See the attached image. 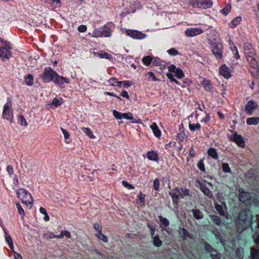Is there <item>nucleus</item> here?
<instances>
[{
  "instance_id": "f257e3e1",
  "label": "nucleus",
  "mask_w": 259,
  "mask_h": 259,
  "mask_svg": "<svg viewBox=\"0 0 259 259\" xmlns=\"http://www.w3.org/2000/svg\"><path fill=\"white\" fill-rule=\"evenodd\" d=\"M251 223V212L249 209L242 210L237 221V229L239 233L245 230Z\"/></svg>"
},
{
  "instance_id": "f03ea898",
  "label": "nucleus",
  "mask_w": 259,
  "mask_h": 259,
  "mask_svg": "<svg viewBox=\"0 0 259 259\" xmlns=\"http://www.w3.org/2000/svg\"><path fill=\"white\" fill-rule=\"evenodd\" d=\"M239 200L246 205H258V201L256 199H255L254 196L253 195H251L249 193L245 192L243 189L241 188H239Z\"/></svg>"
},
{
  "instance_id": "7ed1b4c3",
  "label": "nucleus",
  "mask_w": 259,
  "mask_h": 259,
  "mask_svg": "<svg viewBox=\"0 0 259 259\" xmlns=\"http://www.w3.org/2000/svg\"><path fill=\"white\" fill-rule=\"evenodd\" d=\"M16 193L18 198L20 199L23 203L28 206L30 205L29 207H31L33 203V198L30 193L23 189L18 190L17 191Z\"/></svg>"
},
{
  "instance_id": "20e7f679",
  "label": "nucleus",
  "mask_w": 259,
  "mask_h": 259,
  "mask_svg": "<svg viewBox=\"0 0 259 259\" xmlns=\"http://www.w3.org/2000/svg\"><path fill=\"white\" fill-rule=\"evenodd\" d=\"M189 190L188 189L183 190V189H175L171 192L169 194L171 196L173 199V202L174 204H177V199L180 198H183L186 195H189Z\"/></svg>"
},
{
  "instance_id": "39448f33",
  "label": "nucleus",
  "mask_w": 259,
  "mask_h": 259,
  "mask_svg": "<svg viewBox=\"0 0 259 259\" xmlns=\"http://www.w3.org/2000/svg\"><path fill=\"white\" fill-rule=\"evenodd\" d=\"M3 118L9 120L11 122H12L13 112L11 102L7 103L5 105L3 112Z\"/></svg>"
},
{
  "instance_id": "423d86ee",
  "label": "nucleus",
  "mask_w": 259,
  "mask_h": 259,
  "mask_svg": "<svg viewBox=\"0 0 259 259\" xmlns=\"http://www.w3.org/2000/svg\"><path fill=\"white\" fill-rule=\"evenodd\" d=\"M56 72L51 68H46L44 70L42 79L45 82H50L53 80Z\"/></svg>"
},
{
  "instance_id": "0eeeda50",
  "label": "nucleus",
  "mask_w": 259,
  "mask_h": 259,
  "mask_svg": "<svg viewBox=\"0 0 259 259\" xmlns=\"http://www.w3.org/2000/svg\"><path fill=\"white\" fill-rule=\"evenodd\" d=\"M192 5L195 7L207 9L212 6V2L211 0H195Z\"/></svg>"
},
{
  "instance_id": "6e6552de",
  "label": "nucleus",
  "mask_w": 259,
  "mask_h": 259,
  "mask_svg": "<svg viewBox=\"0 0 259 259\" xmlns=\"http://www.w3.org/2000/svg\"><path fill=\"white\" fill-rule=\"evenodd\" d=\"M211 46L212 52L216 58L221 59L222 57V45L220 44L210 42Z\"/></svg>"
},
{
  "instance_id": "1a4fd4ad",
  "label": "nucleus",
  "mask_w": 259,
  "mask_h": 259,
  "mask_svg": "<svg viewBox=\"0 0 259 259\" xmlns=\"http://www.w3.org/2000/svg\"><path fill=\"white\" fill-rule=\"evenodd\" d=\"M244 53L247 59L252 57H256L255 52L252 47V45L249 43H245L243 47Z\"/></svg>"
},
{
  "instance_id": "9d476101",
  "label": "nucleus",
  "mask_w": 259,
  "mask_h": 259,
  "mask_svg": "<svg viewBox=\"0 0 259 259\" xmlns=\"http://www.w3.org/2000/svg\"><path fill=\"white\" fill-rule=\"evenodd\" d=\"M229 140L231 141L235 142L237 145L240 147H245L244 141L241 136L237 134H234L229 137Z\"/></svg>"
},
{
  "instance_id": "9b49d317",
  "label": "nucleus",
  "mask_w": 259,
  "mask_h": 259,
  "mask_svg": "<svg viewBox=\"0 0 259 259\" xmlns=\"http://www.w3.org/2000/svg\"><path fill=\"white\" fill-rule=\"evenodd\" d=\"M258 106L256 102L253 101H248L245 106V110L249 115L253 113V111L257 109Z\"/></svg>"
},
{
  "instance_id": "f8f14e48",
  "label": "nucleus",
  "mask_w": 259,
  "mask_h": 259,
  "mask_svg": "<svg viewBox=\"0 0 259 259\" xmlns=\"http://www.w3.org/2000/svg\"><path fill=\"white\" fill-rule=\"evenodd\" d=\"M255 57H252L249 58V59H247L250 66L254 69V71H251L252 74H253L254 76L257 75L258 72V65L256 61Z\"/></svg>"
},
{
  "instance_id": "ddd939ff",
  "label": "nucleus",
  "mask_w": 259,
  "mask_h": 259,
  "mask_svg": "<svg viewBox=\"0 0 259 259\" xmlns=\"http://www.w3.org/2000/svg\"><path fill=\"white\" fill-rule=\"evenodd\" d=\"M126 33L128 35L136 39H142L146 37L145 34L137 30H128L126 31Z\"/></svg>"
},
{
  "instance_id": "4468645a",
  "label": "nucleus",
  "mask_w": 259,
  "mask_h": 259,
  "mask_svg": "<svg viewBox=\"0 0 259 259\" xmlns=\"http://www.w3.org/2000/svg\"><path fill=\"white\" fill-rule=\"evenodd\" d=\"M202 32L203 30L201 28H191L187 29L185 31V34L188 37H193L197 35L200 34Z\"/></svg>"
},
{
  "instance_id": "2eb2a0df",
  "label": "nucleus",
  "mask_w": 259,
  "mask_h": 259,
  "mask_svg": "<svg viewBox=\"0 0 259 259\" xmlns=\"http://www.w3.org/2000/svg\"><path fill=\"white\" fill-rule=\"evenodd\" d=\"M249 257L250 259H259V246L253 245L250 248Z\"/></svg>"
},
{
  "instance_id": "dca6fc26",
  "label": "nucleus",
  "mask_w": 259,
  "mask_h": 259,
  "mask_svg": "<svg viewBox=\"0 0 259 259\" xmlns=\"http://www.w3.org/2000/svg\"><path fill=\"white\" fill-rule=\"evenodd\" d=\"M11 56V53L9 49L6 47H0V57L5 60V59H9Z\"/></svg>"
},
{
  "instance_id": "f3484780",
  "label": "nucleus",
  "mask_w": 259,
  "mask_h": 259,
  "mask_svg": "<svg viewBox=\"0 0 259 259\" xmlns=\"http://www.w3.org/2000/svg\"><path fill=\"white\" fill-rule=\"evenodd\" d=\"M220 74L226 78L231 77V72L229 68L226 65H222L220 68Z\"/></svg>"
},
{
  "instance_id": "a211bd4d",
  "label": "nucleus",
  "mask_w": 259,
  "mask_h": 259,
  "mask_svg": "<svg viewBox=\"0 0 259 259\" xmlns=\"http://www.w3.org/2000/svg\"><path fill=\"white\" fill-rule=\"evenodd\" d=\"M53 80L55 83L58 84L60 85L63 84L64 82H66L67 83L69 82L67 79L63 76L59 75L57 73L55 75Z\"/></svg>"
},
{
  "instance_id": "6ab92c4d",
  "label": "nucleus",
  "mask_w": 259,
  "mask_h": 259,
  "mask_svg": "<svg viewBox=\"0 0 259 259\" xmlns=\"http://www.w3.org/2000/svg\"><path fill=\"white\" fill-rule=\"evenodd\" d=\"M197 183L200 185V189L203 192V193L205 195L207 196L209 198H211L212 197V194L207 188V187L205 185L201 184V182L199 181H197Z\"/></svg>"
},
{
  "instance_id": "aec40b11",
  "label": "nucleus",
  "mask_w": 259,
  "mask_h": 259,
  "mask_svg": "<svg viewBox=\"0 0 259 259\" xmlns=\"http://www.w3.org/2000/svg\"><path fill=\"white\" fill-rule=\"evenodd\" d=\"M122 118L132 120V123H141L142 122V121L140 119H138L137 120H135L133 117L132 113L131 112L123 113Z\"/></svg>"
},
{
  "instance_id": "412c9836",
  "label": "nucleus",
  "mask_w": 259,
  "mask_h": 259,
  "mask_svg": "<svg viewBox=\"0 0 259 259\" xmlns=\"http://www.w3.org/2000/svg\"><path fill=\"white\" fill-rule=\"evenodd\" d=\"M137 197L138 201L137 202V203L140 205V207L144 206L145 205V195L143 194L142 192H140Z\"/></svg>"
},
{
  "instance_id": "4be33fe9",
  "label": "nucleus",
  "mask_w": 259,
  "mask_h": 259,
  "mask_svg": "<svg viewBox=\"0 0 259 259\" xmlns=\"http://www.w3.org/2000/svg\"><path fill=\"white\" fill-rule=\"evenodd\" d=\"M201 84L206 91H211L212 90V87L209 80L203 79V80L201 81Z\"/></svg>"
},
{
  "instance_id": "5701e85b",
  "label": "nucleus",
  "mask_w": 259,
  "mask_h": 259,
  "mask_svg": "<svg viewBox=\"0 0 259 259\" xmlns=\"http://www.w3.org/2000/svg\"><path fill=\"white\" fill-rule=\"evenodd\" d=\"M150 127L153 131V133L154 134V135L159 138L161 136V132L160 130H159V128L157 125V124L155 122L153 123L151 125Z\"/></svg>"
},
{
  "instance_id": "b1692460",
  "label": "nucleus",
  "mask_w": 259,
  "mask_h": 259,
  "mask_svg": "<svg viewBox=\"0 0 259 259\" xmlns=\"http://www.w3.org/2000/svg\"><path fill=\"white\" fill-rule=\"evenodd\" d=\"M3 228H4V227ZM3 229L6 236V240L9 244V247L11 248V249H13L14 246L12 239L11 237L8 234V232L6 231V229L5 228Z\"/></svg>"
},
{
  "instance_id": "393cba45",
  "label": "nucleus",
  "mask_w": 259,
  "mask_h": 259,
  "mask_svg": "<svg viewBox=\"0 0 259 259\" xmlns=\"http://www.w3.org/2000/svg\"><path fill=\"white\" fill-rule=\"evenodd\" d=\"M246 123L249 125H256L259 123V117H252L248 118L246 120Z\"/></svg>"
},
{
  "instance_id": "a878e982",
  "label": "nucleus",
  "mask_w": 259,
  "mask_h": 259,
  "mask_svg": "<svg viewBox=\"0 0 259 259\" xmlns=\"http://www.w3.org/2000/svg\"><path fill=\"white\" fill-rule=\"evenodd\" d=\"M153 238V244L156 247H160L162 245V241L158 235L152 237Z\"/></svg>"
},
{
  "instance_id": "bb28decb",
  "label": "nucleus",
  "mask_w": 259,
  "mask_h": 259,
  "mask_svg": "<svg viewBox=\"0 0 259 259\" xmlns=\"http://www.w3.org/2000/svg\"><path fill=\"white\" fill-rule=\"evenodd\" d=\"M193 216L197 220L201 219L203 218V215L202 212L199 209H193L192 210Z\"/></svg>"
},
{
  "instance_id": "cd10ccee",
  "label": "nucleus",
  "mask_w": 259,
  "mask_h": 259,
  "mask_svg": "<svg viewBox=\"0 0 259 259\" xmlns=\"http://www.w3.org/2000/svg\"><path fill=\"white\" fill-rule=\"evenodd\" d=\"M207 153L209 156H211L213 159H217L218 158V155L214 148H209L208 150Z\"/></svg>"
},
{
  "instance_id": "c85d7f7f",
  "label": "nucleus",
  "mask_w": 259,
  "mask_h": 259,
  "mask_svg": "<svg viewBox=\"0 0 259 259\" xmlns=\"http://www.w3.org/2000/svg\"><path fill=\"white\" fill-rule=\"evenodd\" d=\"M95 236L100 240L103 241L104 242H107L108 240L106 236L104 235L102 232H97L95 234Z\"/></svg>"
},
{
  "instance_id": "c756f323",
  "label": "nucleus",
  "mask_w": 259,
  "mask_h": 259,
  "mask_svg": "<svg viewBox=\"0 0 259 259\" xmlns=\"http://www.w3.org/2000/svg\"><path fill=\"white\" fill-rule=\"evenodd\" d=\"M159 218L161 223L160 226L162 228L164 229L169 225V221L167 219L165 218H163L162 216H159Z\"/></svg>"
},
{
  "instance_id": "7c9ffc66",
  "label": "nucleus",
  "mask_w": 259,
  "mask_h": 259,
  "mask_svg": "<svg viewBox=\"0 0 259 259\" xmlns=\"http://www.w3.org/2000/svg\"><path fill=\"white\" fill-rule=\"evenodd\" d=\"M82 130L83 131V132L86 134V135L89 137L90 138L94 139L95 138L94 134H93L92 130L90 128L82 127Z\"/></svg>"
},
{
  "instance_id": "2f4dec72",
  "label": "nucleus",
  "mask_w": 259,
  "mask_h": 259,
  "mask_svg": "<svg viewBox=\"0 0 259 259\" xmlns=\"http://www.w3.org/2000/svg\"><path fill=\"white\" fill-rule=\"evenodd\" d=\"M209 254L212 259H221L220 254L215 249L211 250Z\"/></svg>"
},
{
  "instance_id": "473e14b6",
  "label": "nucleus",
  "mask_w": 259,
  "mask_h": 259,
  "mask_svg": "<svg viewBox=\"0 0 259 259\" xmlns=\"http://www.w3.org/2000/svg\"><path fill=\"white\" fill-rule=\"evenodd\" d=\"M64 236L66 237L67 238H70L71 237L70 233L68 231H61V234L57 236V238H62Z\"/></svg>"
},
{
  "instance_id": "72a5a7b5",
  "label": "nucleus",
  "mask_w": 259,
  "mask_h": 259,
  "mask_svg": "<svg viewBox=\"0 0 259 259\" xmlns=\"http://www.w3.org/2000/svg\"><path fill=\"white\" fill-rule=\"evenodd\" d=\"M25 82L28 85H31L33 82V77L31 74H28L25 78Z\"/></svg>"
},
{
  "instance_id": "f704fd0d",
  "label": "nucleus",
  "mask_w": 259,
  "mask_h": 259,
  "mask_svg": "<svg viewBox=\"0 0 259 259\" xmlns=\"http://www.w3.org/2000/svg\"><path fill=\"white\" fill-rule=\"evenodd\" d=\"M153 60V58L150 56H147L144 57L142 59V62L146 66H148L150 64Z\"/></svg>"
},
{
  "instance_id": "c9c22d12",
  "label": "nucleus",
  "mask_w": 259,
  "mask_h": 259,
  "mask_svg": "<svg viewBox=\"0 0 259 259\" xmlns=\"http://www.w3.org/2000/svg\"><path fill=\"white\" fill-rule=\"evenodd\" d=\"M147 155L148 158L150 160H155L157 158V155L154 151L148 152Z\"/></svg>"
},
{
  "instance_id": "e433bc0d",
  "label": "nucleus",
  "mask_w": 259,
  "mask_h": 259,
  "mask_svg": "<svg viewBox=\"0 0 259 259\" xmlns=\"http://www.w3.org/2000/svg\"><path fill=\"white\" fill-rule=\"evenodd\" d=\"M103 36L105 37H109L111 35V30L107 27H104L102 31Z\"/></svg>"
},
{
  "instance_id": "4c0bfd02",
  "label": "nucleus",
  "mask_w": 259,
  "mask_h": 259,
  "mask_svg": "<svg viewBox=\"0 0 259 259\" xmlns=\"http://www.w3.org/2000/svg\"><path fill=\"white\" fill-rule=\"evenodd\" d=\"M231 10V6L230 4H228L224 9L221 10V12L226 16L229 14Z\"/></svg>"
},
{
  "instance_id": "58836bf2",
  "label": "nucleus",
  "mask_w": 259,
  "mask_h": 259,
  "mask_svg": "<svg viewBox=\"0 0 259 259\" xmlns=\"http://www.w3.org/2000/svg\"><path fill=\"white\" fill-rule=\"evenodd\" d=\"M241 21V18L240 17H237L233 19L231 22V27L234 28L238 25Z\"/></svg>"
},
{
  "instance_id": "ea45409f",
  "label": "nucleus",
  "mask_w": 259,
  "mask_h": 259,
  "mask_svg": "<svg viewBox=\"0 0 259 259\" xmlns=\"http://www.w3.org/2000/svg\"><path fill=\"white\" fill-rule=\"evenodd\" d=\"M94 54L100 56V58H106V59H108L109 60H110L112 58V56L107 53H94Z\"/></svg>"
},
{
  "instance_id": "a19ab883",
  "label": "nucleus",
  "mask_w": 259,
  "mask_h": 259,
  "mask_svg": "<svg viewBox=\"0 0 259 259\" xmlns=\"http://www.w3.org/2000/svg\"><path fill=\"white\" fill-rule=\"evenodd\" d=\"M215 207L217 210L219 212L221 215H225V211L223 207V206L219 204H215Z\"/></svg>"
},
{
  "instance_id": "79ce46f5",
  "label": "nucleus",
  "mask_w": 259,
  "mask_h": 259,
  "mask_svg": "<svg viewBox=\"0 0 259 259\" xmlns=\"http://www.w3.org/2000/svg\"><path fill=\"white\" fill-rule=\"evenodd\" d=\"M18 121L20 124L22 126H26L27 125V122L23 115H19L18 117Z\"/></svg>"
},
{
  "instance_id": "37998d69",
  "label": "nucleus",
  "mask_w": 259,
  "mask_h": 259,
  "mask_svg": "<svg viewBox=\"0 0 259 259\" xmlns=\"http://www.w3.org/2000/svg\"><path fill=\"white\" fill-rule=\"evenodd\" d=\"M43 236L46 239H51L54 238H57L58 235H55L53 233L48 232L47 233H44Z\"/></svg>"
},
{
  "instance_id": "c03bdc74",
  "label": "nucleus",
  "mask_w": 259,
  "mask_h": 259,
  "mask_svg": "<svg viewBox=\"0 0 259 259\" xmlns=\"http://www.w3.org/2000/svg\"><path fill=\"white\" fill-rule=\"evenodd\" d=\"M236 253L237 256L240 258V259H243V253H244V249L243 248H238L237 249Z\"/></svg>"
},
{
  "instance_id": "a18cd8bd",
  "label": "nucleus",
  "mask_w": 259,
  "mask_h": 259,
  "mask_svg": "<svg viewBox=\"0 0 259 259\" xmlns=\"http://www.w3.org/2000/svg\"><path fill=\"white\" fill-rule=\"evenodd\" d=\"M189 128L191 131H194L195 130H199L200 128V125L199 123L196 124H189Z\"/></svg>"
},
{
  "instance_id": "49530a36",
  "label": "nucleus",
  "mask_w": 259,
  "mask_h": 259,
  "mask_svg": "<svg viewBox=\"0 0 259 259\" xmlns=\"http://www.w3.org/2000/svg\"><path fill=\"white\" fill-rule=\"evenodd\" d=\"M211 221L215 223L216 225H219L221 223V220L220 218L217 215H211Z\"/></svg>"
},
{
  "instance_id": "de8ad7c7",
  "label": "nucleus",
  "mask_w": 259,
  "mask_h": 259,
  "mask_svg": "<svg viewBox=\"0 0 259 259\" xmlns=\"http://www.w3.org/2000/svg\"><path fill=\"white\" fill-rule=\"evenodd\" d=\"M175 73L176 74V76L179 78H182L184 75L183 71L179 68L177 69Z\"/></svg>"
},
{
  "instance_id": "09e8293b",
  "label": "nucleus",
  "mask_w": 259,
  "mask_h": 259,
  "mask_svg": "<svg viewBox=\"0 0 259 259\" xmlns=\"http://www.w3.org/2000/svg\"><path fill=\"white\" fill-rule=\"evenodd\" d=\"M92 36L94 37H100L103 36L102 31L98 29L95 30L92 33Z\"/></svg>"
},
{
  "instance_id": "8fccbe9b",
  "label": "nucleus",
  "mask_w": 259,
  "mask_h": 259,
  "mask_svg": "<svg viewBox=\"0 0 259 259\" xmlns=\"http://www.w3.org/2000/svg\"><path fill=\"white\" fill-rule=\"evenodd\" d=\"M16 207L18 209V213L22 216H24L25 212L24 209L22 208L20 204L18 203H16Z\"/></svg>"
},
{
  "instance_id": "3c124183",
  "label": "nucleus",
  "mask_w": 259,
  "mask_h": 259,
  "mask_svg": "<svg viewBox=\"0 0 259 259\" xmlns=\"http://www.w3.org/2000/svg\"><path fill=\"white\" fill-rule=\"evenodd\" d=\"M113 114L114 116L117 119H120L122 118L123 113H121L115 110H113Z\"/></svg>"
},
{
  "instance_id": "603ef678",
  "label": "nucleus",
  "mask_w": 259,
  "mask_h": 259,
  "mask_svg": "<svg viewBox=\"0 0 259 259\" xmlns=\"http://www.w3.org/2000/svg\"><path fill=\"white\" fill-rule=\"evenodd\" d=\"M254 242L255 243L254 245H257L259 246V234H255L252 236Z\"/></svg>"
},
{
  "instance_id": "864d4df0",
  "label": "nucleus",
  "mask_w": 259,
  "mask_h": 259,
  "mask_svg": "<svg viewBox=\"0 0 259 259\" xmlns=\"http://www.w3.org/2000/svg\"><path fill=\"white\" fill-rule=\"evenodd\" d=\"M222 168L224 172H230L231 169L229 167L228 164L227 163H223L222 165Z\"/></svg>"
},
{
  "instance_id": "5fc2aeb1",
  "label": "nucleus",
  "mask_w": 259,
  "mask_h": 259,
  "mask_svg": "<svg viewBox=\"0 0 259 259\" xmlns=\"http://www.w3.org/2000/svg\"><path fill=\"white\" fill-rule=\"evenodd\" d=\"M168 53L171 56H176L179 54V52L174 48L170 49L167 51Z\"/></svg>"
},
{
  "instance_id": "6e6d98bb",
  "label": "nucleus",
  "mask_w": 259,
  "mask_h": 259,
  "mask_svg": "<svg viewBox=\"0 0 259 259\" xmlns=\"http://www.w3.org/2000/svg\"><path fill=\"white\" fill-rule=\"evenodd\" d=\"M204 248L205 250L209 253L211 250L214 249L210 244L207 243L204 244Z\"/></svg>"
},
{
  "instance_id": "4d7b16f0",
  "label": "nucleus",
  "mask_w": 259,
  "mask_h": 259,
  "mask_svg": "<svg viewBox=\"0 0 259 259\" xmlns=\"http://www.w3.org/2000/svg\"><path fill=\"white\" fill-rule=\"evenodd\" d=\"M122 184L125 187H126L129 189H134L135 188L132 185L128 183L127 182H126L125 181H123L122 182Z\"/></svg>"
},
{
  "instance_id": "13d9d810",
  "label": "nucleus",
  "mask_w": 259,
  "mask_h": 259,
  "mask_svg": "<svg viewBox=\"0 0 259 259\" xmlns=\"http://www.w3.org/2000/svg\"><path fill=\"white\" fill-rule=\"evenodd\" d=\"M153 187L156 190H158L159 188V181L158 179H155L153 182Z\"/></svg>"
},
{
  "instance_id": "bf43d9fd",
  "label": "nucleus",
  "mask_w": 259,
  "mask_h": 259,
  "mask_svg": "<svg viewBox=\"0 0 259 259\" xmlns=\"http://www.w3.org/2000/svg\"><path fill=\"white\" fill-rule=\"evenodd\" d=\"M94 228L98 231V232H102V227L101 225L98 223L94 224Z\"/></svg>"
},
{
  "instance_id": "052dcab7",
  "label": "nucleus",
  "mask_w": 259,
  "mask_h": 259,
  "mask_svg": "<svg viewBox=\"0 0 259 259\" xmlns=\"http://www.w3.org/2000/svg\"><path fill=\"white\" fill-rule=\"evenodd\" d=\"M61 130L62 131V133L64 136V138L66 140L68 139L70 137V135H69V133L66 130L64 129L62 127L61 128Z\"/></svg>"
},
{
  "instance_id": "680f3d73",
  "label": "nucleus",
  "mask_w": 259,
  "mask_h": 259,
  "mask_svg": "<svg viewBox=\"0 0 259 259\" xmlns=\"http://www.w3.org/2000/svg\"><path fill=\"white\" fill-rule=\"evenodd\" d=\"M198 166L200 170L204 171L205 170L204 165L202 160H200L198 163Z\"/></svg>"
},
{
  "instance_id": "e2e57ef3",
  "label": "nucleus",
  "mask_w": 259,
  "mask_h": 259,
  "mask_svg": "<svg viewBox=\"0 0 259 259\" xmlns=\"http://www.w3.org/2000/svg\"><path fill=\"white\" fill-rule=\"evenodd\" d=\"M147 226L150 230V234L151 235V237H153L155 232V227L149 224H147Z\"/></svg>"
},
{
  "instance_id": "0e129e2a",
  "label": "nucleus",
  "mask_w": 259,
  "mask_h": 259,
  "mask_svg": "<svg viewBox=\"0 0 259 259\" xmlns=\"http://www.w3.org/2000/svg\"><path fill=\"white\" fill-rule=\"evenodd\" d=\"M108 82L111 85L115 86L117 80L115 78H112L108 80Z\"/></svg>"
},
{
  "instance_id": "69168bd1",
  "label": "nucleus",
  "mask_w": 259,
  "mask_h": 259,
  "mask_svg": "<svg viewBox=\"0 0 259 259\" xmlns=\"http://www.w3.org/2000/svg\"><path fill=\"white\" fill-rule=\"evenodd\" d=\"M166 76L168 77V78L171 81L175 82L177 83H178V81L174 78V76L172 74L170 73H167L166 74Z\"/></svg>"
},
{
  "instance_id": "338daca9",
  "label": "nucleus",
  "mask_w": 259,
  "mask_h": 259,
  "mask_svg": "<svg viewBox=\"0 0 259 259\" xmlns=\"http://www.w3.org/2000/svg\"><path fill=\"white\" fill-rule=\"evenodd\" d=\"M52 104L55 106H58L60 105L61 103L57 98H54L52 102Z\"/></svg>"
},
{
  "instance_id": "774afa93",
  "label": "nucleus",
  "mask_w": 259,
  "mask_h": 259,
  "mask_svg": "<svg viewBox=\"0 0 259 259\" xmlns=\"http://www.w3.org/2000/svg\"><path fill=\"white\" fill-rule=\"evenodd\" d=\"M152 63L156 65H160L161 64V60L160 59L157 58H153Z\"/></svg>"
}]
</instances>
